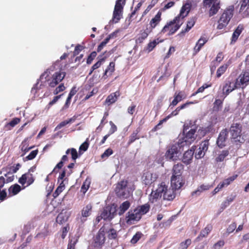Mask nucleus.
<instances>
[{"instance_id": "f257e3e1", "label": "nucleus", "mask_w": 249, "mask_h": 249, "mask_svg": "<svg viewBox=\"0 0 249 249\" xmlns=\"http://www.w3.org/2000/svg\"><path fill=\"white\" fill-rule=\"evenodd\" d=\"M191 8V4L186 3L182 7L179 14L173 20L167 23L162 29L161 32L167 33L168 36L174 34L180 27L183 23V19L186 17Z\"/></svg>"}, {"instance_id": "f03ea898", "label": "nucleus", "mask_w": 249, "mask_h": 249, "mask_svg": "<svg viewBox=\"0 0 249 249\" xmlns=\"http://www.w3.org/2000/svg\"><path fill=\"white\" fill-rule=\"evenodd\" d=\"M134 190L135 186L133 183L123 180L116 184L115 191L118 197L127 198Z\"/></svg>"}, {"instance_id": "7ed1b4c3", "label": "nucleus", "mask_w": 249, "mask_h": 249, "mask_svg": "<svg viewBox=\"0 0 249 249\" xmlns=\"http://www.w3.org/2000/svg\"><path fill=\"white\" fill-rule=\"evenodd\" d=\"M50 74V71L48 69L41 75L40 78L43 79L44 78V79L48 82V84L51 87H54L60 82L65 76V73L64 72L57 71L52 75L51 78L47 79Z\"/></svg>"}, {"instance_id": "20e7f679", "label": "nucleus", "mask_w": 249, "mask_h": 249, "mask_svg": "<svg viewBox=\"0 0 249 249\" xmlns=\"http://www.w3.org/2000/svg\"><path fill=\"white\" fill-rule=\"evenodd\" d=\"M233 9L231 6L224 10L218 21L217 29L221 30L227 26L233 16Z\"/></svg>"}, {"instance_id": "39448f33", "label": "nucleus", "mask_w": 249, "mask_h": 249, "mask_svg": "<svg viewBox=\"0 0 249 249\" xmlns=\"http://www.w3.org/2000/svg\"><path fill=\"white\" fill-rule=\"evenodd\" d=\"M182 147L183 146L180 144L179 141H178L167 150L165 155L166 158L172 160H177L180 155Z\"/></svg>"}, {"instance_id": "423d86ee", "label": "nucleus", "mask_w": 249, "mask_h": 249, "mask_svg": "<svg viewBox=\"0 0 249 249\" xmlns=\"http://www.w3.org/2000/svg\"><path fill=\"white\" fill-rule=\"evenodd\" d=\"M168 188V185L165 182H161L158 185L155 191L151 192L149 197L150 201L153 203L162 196L163 197Z\"/></svg>"}, {"instance_id": "0eeeda50", "label": "nucleus", "mask_w": 249, "mask_h": 249, "mask_svg": "<svg viewBox=\"0 0 249 249\" xmlns=\"http://www.w3.org/2000/svg\"><path fill=\"white\" fill-rule=\"evenodd\" d=\"M125 0H117L116 1L113 17L110 22L116 23L119 22L122 16L123 7L125 4Z\"/></svg>"}, {"instance_id": "6e6552de", "label": "nucleus", "mask_w": 249, "mask_h": 249, "mask_svg": "<svg viewBox=\"0 0 249 249\" xmlns=\"http://www.w3.org/2000/svg\"><path fill=\"white\" fill-rule=\"evenodd\" d=\"M241 126L239 124L235 123L231 125L230 130L231 138L235 142H243L244 140L241 137Z\"/></svg>"}, {"instance_id": "1a4fd4ad", "label": "nucleus", "mask_w": 249, "mask_h": 249, "mask_svg": "<svg viewBox=\"0 0 249 249\" xmlns=\"http://www.w3.org/2000/svg\"><path fill=\"white\" fill-rule=\"evenodd\" d=\"M203 4L205 7H210L209 12L210 17L217 14L220 8V0H203Z\"/></svg>"}, {"instance_id": "9d476101", "label": "nucleus", "mask_w": 249, "mask_h": 249, "mask_svg": "<svg viewBox=\"0 0 249 249\" xmlns=\"http://www.w3.org/2000/svg\"><path fill=\"white\" fill-rule=\"evenodd\" d=\"M196 129L192 128L188 131L182 140L179 139L180 144L183 147L191 144L196 139V135L195 134Z\"/></svg>"}, {"instance_id": "9b49d317", "label": "nucleus", "mask_w": 249, "mask_h": 249, "mask_svg": "<svg viewBox=\"0 0 249 249\" xmlns=\"http://www.w3.org/2000/svg\"><path fill=\"white\" fill-rule=\"evenodd\" d=\"M116 208L113 205L106 207L101 214V218L106 220H111L116 215Z\"/></svg>"}, {"instance_id": "f8f14e48", "label": "nucleus", "mask_w": 249, "mask_h": 249, "mask_svg": "<svg viewBox=\"0 0 249 249\" xmlns=\"http://www.w3.org/2000/svg\"><path fill=\"white\" fill-rule=\"evenodd\" d=\"M105 229V228L101 227L94 237L93 245L95 248H100L104 244L106 240Z\"/></svg>"}, {"instance_id": "ddd939ff", "label": "nucleus", "mask_w": 249, "mask_h": 249, "mask_svg": "<svg viewBox=\"0 0 249 249\" xmlns=\"http://www.w3.org/2000/svg\"><path fill=\"white\" fill-rule=\"evenodd\" d=\"M249 82V72L245 71L241 73L236 80L238 88H245Z\"/></svg>"}, {"instance_id": "4468645a", "label": "nucleus", "mask_w": 249, "mask_h": 249, "mask_svg": "<svg viewBox=\"0 0 249 249\" xmlns=\"http://www.w3.org/2000/svg\"><path fill=\"white\" fill-rule=\"evenodd\" d=\"M158 178V175L156 173L150 172H145L142 177V181L146 185H150Z\"/></svg>"}, {"instance_id": "2eb2a0df", "label": "nucleus", "mask_w": 249, "mask_h": 249, "mask_svg": "<svg viewBox=\"0 0 249 249\" xmlns=\"http://www.w3.org/2000/svg\"><path fill=\"white\" fill-rule=\"evenodd\" d=\"M184 184L182 177L172 176L171 186L175 190L179 189Z\"/></svg>"}, {"instance_id": "dca6fc26", "label": "nucleus", "mask_w": 249, "mask_h": 249, "mask_svg": "<svg viewBox=\"0 0 249 249\" xmlns=\"http://www.w3.org/2000/svg\"><path fill=\"white\" fill-rule=\"evenodd\" d=\"M35 180L34 176L30 172L22 175L21 177L18 179V182L22 185L27 183V186L30 185Z\"/></svg>"}, {"instance_id": "f3484780", "label": "nucleus", "mask_w": 249, "mask_h": 249, "mask_svg": "<svg viewBox=\"0 0 249 249\" xmlns=\"http://www.w3.org/2000/svg\"><path fill=\"white\" fill-rule=\"evenodd\" d=\"M238 88L236 82L226 81L223 87V94L227 95L229 93L233 91L235 89Z\"/></svg>"}, {"instance_id": "a211bd4d", "label": "nucleus", "mask_w": 249, "mask_h": 249, "mask_svg": "<svg viewBox=\"0 0 249 249\" xmlns=\"http://www.w3.org/2000/svg\"><path fill=\"white\" fill-rule=\"evenodd\" d=\"M92 208V206L91 204H89L82 209L81 211V216L80 217V221L82 223L87 220V217L91 214Z\"/></svg>"}, {"instance_id": "6ab92c4d", "label": "nucleus", "mask_w": 249, "mask_h": 249, "mask_svg": "<svg viewBox=\"0 0 249 249\" xmlns=\"http://www.w3.org/2000/svg\"><path fill=\"white\" fill-rule=\"evenodd\" d=\"M138 212L139 211H137L136 209L133 211H129L126 216L127 223H131L132 221L139 220L142 216Z\"/></svg>"}, {"instance_id": "aec40b11", "label": "nucleus", "mask_w": 249, "mask_h": 249, "mask_svg": "<svg viewBox=\"0 0 249 249\" xmlns=\"http://www.w3.org/2000/svg\"><path fill=\"white\" fill-rule=\"evenodd\" d=\"M228 136V131L227 129H224L221 131L220 133L219 136L217 140V145L220 147L222 148L226 145V141L227 139Z\"/></svg>"}, {"instance_id": "412c9836", "label": "nucleus", "mask_w": 249, "mask_h": 249, "mask_svg": "<svg viewBox=\"0 0 249 249\" xmlns=\"http://www.w3.org/2000/svg\"><path fill=\"white\" fill-rule=\"evenodd\" d=\"M102 228H105V234H107V237L109 239H114L117 237V233L115 229L108 225H104Z\"/></svg>"}, {"instance_id": "4be33fe9", "label": "nucleus", "mask_w": 249, "mask_h": 249, "mask_svg": "<svg viewBox=\"0 0 249 249\" xmlns=\"http://www.w3.org/2000/svg\"><path fill=\"white\" fill-rule=\"evenodd\" d=\"M194 153V151L192 149L186 151L182 157V162L186 165L190 164L192 161Z\"/></svg>"}, {"instance_id": "5701e85b", "label": "nucleus", "mask_w": 249, "mask_h": 249, "mask_svg": "<svg viewBox=\"0 0 249 249\" xmlns=\"http://www.w3.org/2000/svg\"><path fill=\"white\" fill-rule=\"evenodd\" d=\"M186 98V95L182 91H179L178 92H176L174 94V99L170 104V107L171 106H175L178 103L180 102L183 99Z\"/></svg>"}, {"instance_id": "b1692460", "label": "nucleus", "mask_w": 249, "mask_h": 249, "mask_svg": "<svg viewBox=\"0 0 249 249\" xmlns=\"http://www.w3.org/2000/svg\"><path fill=\"white\" fill-rule=\"evenodd\" d=\"M249 0H242L239 12L244 16H249Z\"/></svg>"}, {"instance_id": "393cba45", "label": "nucleus", "mask_w": 249, "mask_h": 249, "mask_svg": "<svg viewBox=\"0 0 249 249\" xmlns=\"http://www.w3.org/2000/svg\"><path fill=\"white\" fill-rule=\"evenodd\" d=\"M70 216L69 213L63 211L60 213L56 218V221L57 223L61 224L66 222Z\"/></svg>"}, {"instance_id": "a878e982", "label": "nucleus", "mask_w": 249, "mask_h": 249, "mask_svg": "<svg viewBox=\"0 0 249 249\" xmlns=\"http://www.w3.org/2000/svg\"><path fill=\"white\" fill-rule=\"evenodd\" d=\"M183 165L181 163H177L174 165L172 169V176L182 177Z\"/></svg>"}, {"instance_id": "bb28decb", "label": "nucleus", "mask_w": 249, "mask_h": 249, "mask_svg": "<svg viewBox=\"0 0 249 249\" xmlns=\"http://www.w3.org/2000/svg\"><path fill=\"white\" fill-rule=\"evenodd\" d=\"M211 187V186L209 184H202L198 186L196 191L192 193V195L199 196L203 192L209 190Z\"/></svg>"}, {"instance_id": "cd10ccee", "label": "nucleus", "mask_w": 249, "mask_h": 249, "mask_svg": "<svg viewBox=\"0 0 249 249\" xmlns=\"http://www.w3.org/2000/svg\"><path fill=\"white\" fill-rule=\"evenodd\" d=\"M175 190L172 187V188L169 187L168 190H166L165 194H164V196L163 197V199L168 201L173 200L176 197Z\"/></svg>"}, {"instance_id": "c85d7f7f", "label": "nucleus", "mask_w": 249, "mask_h": 249, "mask_svg": "<svg viewBox=\"0 0 249 249\" xmlns=\"http://www.w3.org/2000/svg\"><path fill=\"white\" fill-rule=\"evenodd\" d=\"M120 95V93L119 91L112 93L107 96L106 100V102L109 105L114 103Z\"/></svg>"}, {"instance_id": "c756f323", "label": "nucleus", "mask_w": 249, "mask_h": 249, "mask_svg": "<svg viewBox=\"0 0 249 249\" xmlns=\"http://www.w3.org/2000/svg\"><path fill=\"white\" fill-rule=\"evenodd\" d=\"M194 103L193 102H187L186 103L181 105L180 106L178 107L175 110L173 111L172 113L167 116V118H170L172 116L177 115L181 109L186 108L189 105L193 104Z\"/></svg>"}, {"instance_id": "7c9ffc66", "label": "nucleus", "mask_w": 249, "mask_h": 249, "mask_svg": "<svg viewBox=\"0 0 249 249\" xmlns=\"http://www.w3.org/2000/svg\"><path fill=\"white\" fill-rule=\"evenodd\" d=\"M149 33L150 31L148 29L141 31L140 33L138 35V38L136 40V43H142L143 40L147 38Z\"/></svg>"}, {"instance_id": "2f4dec72", "label": "nucleus", "mask_w": 249, "mask_h": 249, "mask_svg": "<svg viewBox=\"0 0 249 249\" xmlns=\"http://www.w3.org/2000/svg\"><path fill=\"white\" fill-rule=\"evenodd\" d=\"M207 42V39L204 37H201L197 42L194 49L195 54L197 53L201 47Z\"/></svg>"}, {"instance_id": "473e14b6", "label": "nucleus", "mask_w": 249, "mask_h": 249, "mask_svg": "<svg viewBox=\"0 0 249 249\" xmlns=\"http://www.w3.org/2000/svg\"><path fill=\"white\" fill-rule=\"evenodd\" d=\"M243 30V28L240 26H238L236 30L234 31L232 35V38L231 43H234L237 40L239 35L241 34Z\"/></svg>"}, {"instance_id": "72a5a7b5", "label": "nucleus", "mask_w": 249, "mask_h": 249, "mask_svg": "<svg viewBox=\"0 0 249 249\" xmlns=\"http://www.w3.org/2000/svg\"><path fill=\"white\" fill-rule=\"evenodd\" d=\"M161 13L159 12L150 21V24L152 28H154L160 22L161 19Z\"/></svg>"}, {"instance_id": "f704fd0d", "label": "nucleus", "mask_w": 249, "mask_h": 249, "mask_svg": "<svg viewBox=\"0 0 249 249\" xmlns=\"http://www.w3.org/2000/svg\"><path fill=\"white\" fill-rule=\"evenodd\" d=\"M130 204L129 201H125L120 206L118 214H123L130 207Z\"/></svg>"}, {"instance_id": "c9c22d12", "label": "nucleus", "mask_w": 249, "mask_h": 249, "mask_svg": "<svg viewBox=\"0 0 249 249\" xmlns=\"http://www.w3.org/2000/svg\"><path fill=\"white\" fill-rule=\"evenodd\" d=\"M195 18H191L187 22L186 28L184 30H182L181 33L184 34L188 32L195 25L196 23Z\"/></svg>"}, {"instance_id": "e433bc0d", "label": "nucleus", "mask_w": 249, "mask_h": 249, "mask_svg": "<svg viewBox=\"0 0 249 249\" xmlns=\"http://www.w3.org/2000/svg\"><path fill=\"white\" fill-rule=\"evenodd\" d=\"M229 154V151L223 150L218 155L217 157L215 158V161L217 162L223 161L225 158L228 156Z\"/></svg>"}, {"instance_id": "4c0bfd02", "label": "nucleus", "mask_w": 249, "mask_h": 249, "mask_svg": "<svg viewBox=\"0 0 249 249\" xmlns=\"http://www.w3.org/2000/svg\"><path fill=\"white\" fill-rule=\"evenodd\" d=\"M20 186L17 184H16L14 185H12L8 189L9 194H12V195H17L20 192Z\"/></svg>"}, {"instance_id": "58836bf2", "label": "nucleus", "mask_w": 249, "mask_h": 249, "mask_svg": "<svg viewBox=\"0 0 249 249\" xmlns=\"http://www.w3.org/2000/svg\"><path fill=\"white\" fill-rule=\"evenodd\" d=\"M212 229V226L210 225H207L204 229H203L200 232L197 238L200 237H204L208 235Z\"/></svg>"}, {"instance_id": "ea45409f", "label": "nucleus", "mask_w": 249, "mask_h": 249, "mask_svg": "<svg viewBox=\"0 0 249 249\" xmlns=\"http://www.w3.org/2000/svg\"><path fill=\"white\" fill-rule=\"evenodd\" d=\"M65 184L63 181H62L59 186L57 188L55 192L53 193V196L55 198L64 190Z\"/></svg>"}, {"instance_id": "a19ab883", "label": "nucleus", "mask_w": 249, "mask_h": 249, "mask_svg": "<svg viewBox=\"0 0 249 249\" xmlns=\"http://www.w3.org/2000/svg\"><path fill=\"white\" fill-rule=\"evenodd\" d=\"M136 210L139 211V213H141V215L142 216V214H144L148 212L149 206L148 204H146L141 206L139 208H137Z\"/></svg>"}, {"instance_id": "79ce46f5", "label": "nucleus", "mask_w": 249, "mask_h": 249, "mask_svg": "<svg viewBox=\"0 0 249 249\" xmlns=\"http://www.w3.org/2000/svg\"><path fill=\"white\" fill-rule=\"evenodd\" d=\"M228 68V65L225 64L220 66L217 70L216 76L219 78L226 71Z\"/></svg>"}, {"instance_id": "37998d69", "label": "nucleus", "mask_w": 249, "mask_h": 249, "mask_svg": "<svg viewBox=\"0 0 249 249\" xmlns=\"http://www.w3.org/2000/svg\"><path fill=\"white\" fill-rule=\"evenodd\" d=\"M138 131L136 130L133 132V133L129 137V139L128 142V144H130L133 142L135 140L139 139V136L138 135Z\"/></svg>"}, {"instance_id": "c03bdc74", "label": "nucleus", "mask_w": 249, "mask_h": 249, "mask_svg": "<svg viewBox=\"0 0 249 249\" xmlns=\"http://www.w3.org/2000/svg\"><path fill=\"white\" fill-rule=\"evenodd\" d=\"M142 236V234L141 232H136L131 239V243L132 244L136 243L141 239Z\"/></svg>"}, {"instance_id": "a18cd8bd", "label": "nucleus", "mask_w": 249, "mask_h": 249, "mask_svg": "<svg viewBox=\"0 0 249 249\" xmlns=\"http://www.w3.org/2000/svg\"><path fill=\"white\" fill-rule=\"evenodd\" d=\"M158 43V42H157L156 40L149 42L147 45L146 50H147L148 53L150 52L156 47Z\"/></svg>"}, {"instance_id": "49530a36", "label": "nucleus", "mask_w": 249, "mask_h": 249, "mask_svg": "<svg viewBox=\"0 0 249 249\" xmlns=\"http://www.w3.org/2000/svg\"><path fill=\"white\" fill-rule=\"evenodd\" d=\"M209 144V143L208 140L204 141L200 143L199 148L206 152L208 150Z\"/></svg>"}, {"instance_id": "de8ad7c7", "label": "nucleus", "mask_w": 249, "mask_h": 249, "mask_svg": "<svg viewBox=\"0 0 249 249\" xmlns=\"http://www.w3.org/2000/svg\"><path fill=\"white\" fill-rule=\"evenodd\" d=\"M237 175H234L232 176L229 177L228 178L225 179L223 180V182L224 184L227 186L229 185L231 182H232L234 179L237 178Z\"/></svg>"}, {"instance_id": "09e8293b", "label": "nucleus", "mask_w": 249, "mask_h": 249, "mask_svg": "<svg viewBox=\"0 0 249 249\" xmlns=\"http://www.w3.org/2000/svg\"><path fill=\"white\" fill-rule=\"evenodd\" d=\"M115 63L113 62H110L107 68L105 71V75H107V72H109L111 74L114 71Z\"/></svg>"}, {"instance_id": "8fccbe9b", "label": "nucleus", "mask_w": 249, "mask_h": 249, "mask_svg": "<svg viewBox=\"0 0 249 249\" xmlns=\"http://www.w3.org/2000/svg\"><path fill=\"white\" fill-rule=\"evenodd\" d=\"M191 239H188L185 241L181 242L180 244V248L181 249H187L189 245L191 244Z\"/></svg>"}, {"instance_id": "3c124183", "label": "nucleus", "mask_w": 249, "mask_h": 249, "mask_svg": "<svg viewBox=\"0 0 249 249\" xmlns=\"http://www.w3.org/2000/svg\"><path fill=\"white\" fill-rule=\"evenodd\" d=\"M105 57H103L100 58L95 64H94L92 66V71H94L95 70L99 68L101 65L105 61Z\"/></svg>"}, {"instance_id": "603ef678", "label": "nucleus", "mask_w": 249, "mask_h": 249, "mask_svg": "<svg viewBox=\"0 0 249 249\" xmlns=\"http://www.w3.org/2000/svg\"><path fill=\"white\" fill-rule=\"evenodd\" d=\"M112 154H113L112 150L110 148H108L104 152L103 154H102V155H101V158L102 159L107 158V157H108L109 156H110Z\"/></svg>"}, {"instance_id": "864d4df0", "label": "nucleus", "mask_w": 249, "mask_h": 249, "mask_svg": "<svg viewBox=\"0 0 249 249\" xmlns=\"http://www.w3.org/2000/svg\"><path fill=\"white\" fill-rule=\"evenodd\" d=\"M37 150H33L29 154L28 156H27L26 157V159L27 160H32L36 157V155L37 154Z\"/></svg>"}, {"instance_id": "5fc2aeb1", "label": "nucleus", "mask_w": 249, "mask_h": 249, "mask_svg": "<svg viewBox=\"0 0 249 249\" xmlns=\"http://www.w3.org/2000/svg\"><path fill=\"white\" fill-rule=\"evenodd\" d=\"M96 54H97V53L95 52H92L88 57V59L87 60V64H91L92 60L96 57Z\"/></svg>"}, {"instance_id": "6e6d98bb", "label": "nucleus", "mask_w": 249, "mask_h": 249, "mask_svg": "<svg viewBox=\"0 0 249 249\" xmlns=\"http://www.w3.org/2000/svg\"><path fill=\"white\" fill-rule=\"evenodd\" d=\"M205 154V152L202 151L200 148H198L196 151L195 156L196 159H200V158H202L203 157H204Z\"/></svg>"}, {"instance_id": "4d7b16f0", "label": "nucleus", "mask_w": 249, "mask_h": 249, "mask_svg": "<svg viewBox=\"0 0 249 249\" xmlns=\"http://www.w3.org/2000/svg\"><path fill=\"white\" fill-rule=\"evenodd\" d=\"M236 228V224L233 223L229 225L227 230V232L229 234L233 232Z\"/></svg>"}, {"instance_id": "13d9d810", "label": "nucleus", "mask_w": 249, "mask_h": 249, "mask_svg": "<svg viewBox=\"0 0 249 249\" xmlns=\"http://www.w3.org/2000/svg\"><path fill=\"white\" fill-rule=\"evenodd\" d=\"M109 124L110 125V128L109 129V135L112 134L114 133L115 131H117V128L116 125L114 124L110 121L109 122Z\"/></svg>"}, {"instance_id": "bf43d9fd", "label": "nucleus", "mask_w": 249, "mask_h": 249, "mask_svg": "<svg viewBox=\"0 0 249 249\" xmlns=\"http://www.w3.org/2000/svg\"><path fill=\"white\" fill-rule=\"evenodd\" d=\"M222 104V101L220 99H216L214 103V108L218 110Z\"/></svg>"}, {"instance_id": "052dcab7", "label": "nucleus", "mask_w": 249, "mask_h": 249, "mask_svg": "<svg viewBox=\"0 0 249 249\" xmlns=\"http://www.w3.org/2000/svg\"><path fill=\"white\" fill-rule=\"evenodd\" d=\"M71 119H70L68 121H64L61 122L57 126L55 127V130L59 129L62 127L65 126L66 124H68L71 121Z\"/></svg>"}, {"instance_id": "680f3d73", "label": "nucleus", "mask_w": 249, "mask_h": 249, "mask_svg": "<svg viewBox=\"0 0 249 249\" xmlns=\"http://www.w3.org/2000/svg\"><path fill=\"white\" fill-rule=\"evenodd\" d=\"M89 144L88 142H85L84 143H83L79 147V152H80L81 151L84 152L86 151L89 147Z\"/></svg>"}, {"instance_id": "e2e57ef3", "label": "nucleus", "mask_w": 249, "mask_h": 249, "mask_svg": "<svg viewBox=\"0 0 249 249\" xmlns=\"http://www.w3.org/2000/svg\"><path fill=\"white\" fill-rule=\"evenodd\" d=\"M223 59V56L222 53H219L217 55L214 61L212 62V64H214L215 65V62L218 63H220Z\"/></svg>"}, {"instance_id": "0e129e2a", "label": "nucleus", "mask_w": 249, "mask_h": 249, "mask_svg": "<svg viewBox=\"0 0 249 249\" xmlns=\"http://www.w3.org/2000/svg\"><path fill=\"white\" fill-rule=\"evenodd\" d=\"M71 155L72 159L74 160H75L78 158L76 150L73 148H71Z\"/></svg>"}, {"instance_id": "69168bd1", "label": "nucleus", "mask_w": 249, "mask_h": 249, "mask_svg": "<svg viewBox=\"0 0 249 249\" xmlns=\"http://www.w3.org/2000/svg\"><path fill=\"white\" fill-rule=\"evenodd\" d=\"M62 94L55 96L53 100L51 101L48 104V108H50L52 106L56 103L59 99L60 98Z\"/></svg>"}, {"instance_id": "338daca9", "label": "nucleus", "mask_w": 249, "mask_h": 249, "mask_svg": "<svg viewBox=\"0 0 249 249\" xmlns=\"http://www.w3.org/2000/svg\"><path fill=\"white\" fill-rule=\"evenodd\" d=\"M208 87H209L208 85L206 84L203 85L202 86L199 88L197 91L192 94V96H195L198 93L202 92L204 91V90L205 89L207 88Z\"/></svg>"}, {"instance_id": "774afa93", "label": "nucleus", "mask_w": 249, "mask_h": 249, "mask_svg": "<svg viewBox=\"0 0 249 249\" xmlns=\"http://www.w3.org/2000/svg\"><path fill=\"white\" fill-rule=\"evenodd\" d=\"M224 245V242L223 240H220L215 243L213 246V249H219L221 247Z\"/></svg>"}]
</instances>
